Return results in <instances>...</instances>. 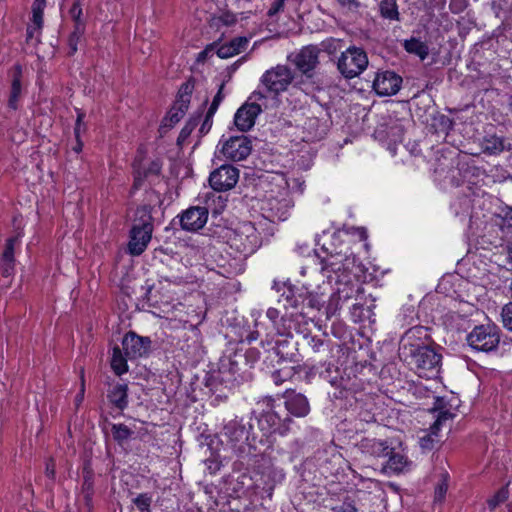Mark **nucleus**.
Returning a JSON list of instances; mask_svg holds the SVG:
<instances>
[{
    "label": "nucleus",
    "mask_w": 512,
    "mask_h": 512,
    "mask_svg": "<svg viewBox=\"0 0 512 512\" xmlns=\"http://www.w3.org/2000/svg\"><path fill=\"white\" fill-rule=\"evenodd\" d=\"M309 346L314 353L330 352L329 345L322 339L312 337L309 341Z\"/></svg>",
    "instance_id": "58836bf2"
},
{
    "label": "nucleus",
    "mask_w": 512,
    "mask_h": 512,
    "mask_svg": "<svg viewBox=\"0 0 512 512\" xmlns=\"http://www.w3.org/2000/svg\"><path fill=\"white\" fill-rule=\"evenodd\" d=\"M14 270V261H2V275L5 277H9L12 275Z\"/></svg>",
    "instance_id": "8fccbe9b"
},
{
    "label": "nucleus",
    "mask_w": 512,
    "mask_h": 512,
    "mask_svg": "<svg viewBox=\"0 0 512 512\" xmlns=\"http://www.w3.org/2000/svg\"><path fill=\"white\" fill-rule=\"evenodd\" d=\"M77 140V143L76 145L73 147V150L76 152V153H79L81 152L82 148H83V143L80 141V138L76 139Z\"/></svg>",
    "instance_id": "69168bd1"
},
{
    "label": "nucleus",
    "mask_w": 512,
    "mask_h": 512,
    "mask_svg": "<svg viewBox=\"0 0 512 512\" xmlns=\"http://www.w3.org/2000/svg\"><path fill=\"white\" fill-rule=\"evenodd\" d=\"M321 48L316 45L303 47L294 57V64L306 76L311 77L312 72L319 64Z\"/></svg>",
    "instance_id": "f8f14e48"
},
{
    "label": "nucleus",
    "mask_w": 512,
    "mask_h": 512,
    "mask_svg": "<svg viewBox=\"0 0 512 512\" xmlns=\"http://www.w3.org/2000/svg\"><path fill=\"white\" fill-rule=\"evenodd\" d=\"M223 191L211 190L205 194L204 207L207 212L211 211L212 215H220L224 210Z\"/></svg>",
    "instance_id": "4be33fe9"
},
{
    "label": "nucleus",
    "mask_w": 512,
    "mask_h": 512,
    "mask_svg": "<svg viewBox=\"0 0 512 512\" xmlns=\"http://www.w3.org/2000/svg\"><path fill=\"white\" fill-rule=\"evenodd\" d=\"M227 286L229 288H231L232 290H234L235 292L240 291V288H241V284L237 280H231L230 282L226 283V287Z\"/></svg>",
    "instance_id": "052dcab7"
},
{
    "label": "nucleus",
    "mask_w": 512,
    "mask_h": 512,
    "mask_svg": "<svg viewBox=\"0 0 512 512\" xmlns=\"http://www.w3.org/2000/svg\"><path fill=\"white\" fill-rule=\"evenodd\" d=\"M321 271L329 282H351L354 277L352 268L354 259L340 254L329 255L321 259Z\"/></svg>",
    "instance_id": "0eeeda50"
},
{
    "label": "nucleus",
    "mask_w": 512,
    "mask_h": 512,
    "mask_svg": "<svg viewBox=\"0 0 512 512\" xmlns=\"http://www.w3.org/2000/svg\"><path fill=\"white\" fill-rule=\"evenodd\" d=\"M322 304V299L314 293H306L305 295L299 294L298 297H295L291 302V306L294 308L301 306L302 314H305V308L320 310Z\"/></svg>",
    "instance_id": "6ab92c4d"
},
{
    "label": "nucleus",
    "mask_w": 512,
    "mask_h": 512,
    "mask_svg": "<svg viewBox=\"0 0 512 512\" xmlns=\"http://www.w3.org/2000/svg\"><path fill=\"white\" fill-rule=\"evenodd\" d=\"M224 168V165H221L219 168L214 170L209 177V184L211 190L223 191L224 183L222 182L221 170Z\"/></svg>",
    "instance_id": "c9c22d12"
},
{
    "label": "nucleus",
    "mask_w": 512,
    "mask_h": 512,
    "mask_svg": "<svg viewBox=\"0 0 512 512\" xmlns=\"http://www.w3.org/2000/svg\"><path fill=\"white\" fill-rule=\"evenodd\" d=\"M43 9H44V0H35L32 7V21L34 27L30 26L28 28V34L30 37L33 36L34 30H38L42 27L43 23Z\"/></svg>",
    "instance_id": "c85d7f7f"
},
{
    "label": "nucleus",
    "mask_w": 512,
    "mask_h": 512,
    "mask_svg": "<svg viewBox=\"0 0 512 512\" xmlns=\"http://www.w3.org/2000/svg\"><path fill=\"white\" fill-rule=\"evenodd\" d=\"M266 99L267 95L263 91L256 90L248 101L237 110L234 123L240 131H247L254 126L256 117L262 112L263 101Z\"/></svg>",
    "instance_id": "6e6552de"
},
{
    "label": "nucleus",
    "mask_w": 512,
    "mask_h": 512,
    "mask_svg": "<svg viewBox=\"0 0 512 512\" xmlns=\"http://www.w3.org/2000/svg\"><path fill=\"white\" fill-rule=\"evenodd\" d=\"M136 216L128 244L129 253L133 256H138L146 250L153 232L152 216L146 207L138 208Z\"/></svg>",
    "instance_id": "20e7f679"
},
{
    "label": "nucleus",
    "mask_w": 512,
    "mask_h": 512,
    "mask_svg": "<svg viewBox=\"0 0 512 512\" xmlns=\"http://www.w3.org/2000/svg\"><path fill=\"white\" fill-rule=\"evenodd\" d=\"M18 242V237H12L7 240L2 254V261H14V247Z\"/></svg>",
    "instance_id": "4c0bfd02"
},
{
    "label": "nucleus",
    "mask_w": 512,
    "mask_h": 512,
    "mask_svg": "<svg viewBox=\"0 0 512 512\" xmlns=\"http://www.w3.org/2000/svg\"><path fill=\"white\" fill-rule=\"evenodd\" d=\"M223 88H224V83H221L219 85V91L216 94V96L214 97L213 102L207 111L206 117H208L209 120L214 115V113L217 111V109L221 103V100H222L221 93H222Z\"/></svg>",
    "instance_id": "79ce46f5"
},
{
    "label": "nucleus",
    "mask_w": 512,
    "mask_h": 512,
    "mask_svg": "<svg viewBox=\"0 0 512 512\" xmlns=\"http://www.w3.org/2000/svg\"><path fill=\"white\" fill-rule=\"evenodd\" d=\"M86 129L85 125L84 124H79V123H76L75 125V129H74V133H75V137L76 139L80 138V134L82 132H84Z\"/></svg>",
    "instance_id": "680f3d73"
},
{
    "label": "nucleus",
    "mask_w": 512,
    "mask_h": 512,
    "mask_svg": "<svg viewBox=\"0 0 512 512\" xmlns=\"http://www.w3.org/2000/svg\"><path fill=\"white\" fill-rule=\"evenodd\" d=\"M253 414L261 432V435H258V443L262 445H270L269 437L273 433L284 435L289 430L290 417L285 413L281 403L271 397L259 400Z\"/></svg>",
    "instance_id": "7ed1b4c3"
},
{
    "label": "nucleus",
    "mask_w": 512,
    "mask_h": 512,
    "mask_svg": "<svg viewBox=\"0 0 512 512\" xmlns=\"http://www.w3.org/2000/svg\"><path fill=\"white\" fill-rule=\"evenodd\" d=\"M149 344V340L139 337L134 333L126 334L122 341L125 354L129 358H137L146 354Z\"/></svg>",
    "instance_id": "dca6fc26"
},
{
    "label": "nucleus",
    "mask_w": 512,
    "mask_h": 512,
    "mask_svg": "<svg viewBox=\"0 0 512 512\" xmlns=\"http://www.w3.org/2000/svg\"><path fill=\"white\" fill-rule=\"evenodd\" d=\"M403 47L408 53L418 56L421 60L429 55L428 45L416 37L404 40Z\"/></svg>",
    "instance_id": "5701e85b"
},
{
    "label": "nucleus",
    "mask_w": 512,
    "mask_h": 512,
    "mask_svg": "<svg viewBox=\"0 0 512 512\" xmlns=\"http://www.w3.org/2000/svg\"><path fill=\"white\" fill-rule=\"evenodd\" d=\"M250 379V373L247 371L238 373L234 376L226 375V388L228 387L230 390H235L239 388L242 384L250 381Z\"/></svg>",
    "instance_id": "473e14b6"
},
{
    "label": "nucleus",
    "mask_w": 512,
    "mask_h": 512,
    "mask_svg": "<svg viewBox=\"0 0 512 512\" xmlns=\"http://www.w3.org/2000/svg\"><path fill=\"white\" fill-rule=\"evenodd\" d=\"M507 268L509 270H512V246L508 247L507 250V262H506Z\"/></svg>",
    "instance_id": "e2e57ef3"
},
{
    "label": "nucleus",
    "mask_w": 512,
    "mask_h": 512,
    "mask_svg": "<svg viewBox=\"0 0 512 512\" xmlns=\"http://www.w3.org/2000/svg\"><path fill=\"white\" fill-rule=\"evenodd\" d=\"M243 371H241V368L238 366V364L234 361H230L229 363V369L228 371L226 372V375H229V376H234L238 373H242Z\"/></svg>",
    "instance_id": "5fc2aeb1"
},
{
    "label": "nucleus",
    "mask_w": 512,
    "mask_h": 512,
    "mask_svg": "<svg viewBox=\"0 0 512 512\" xmlns=\"http://www.w3.org/2000/svg\"><path fill=\"white\" fill-rule=\"evenodd\" d=\"M69 15L75 22L76 35L84 32V22L82 20V8L78 1L74 2L69 10Z\"/></svg>",
    "instance_id": "2f4dec72"
},
{
    "label": "nucleus",
    "mask_w": 512,
    "mask_h": 512,
    "mask_svg": "<svg viewBox=\"0 0 512 512\" xmlns=\"http://www.w3.org/2000/svg\"><path fill=\"white\" fill-rule=\"evenodd\" d=\"M285 413L296 417H305L310 411V406L307 398L302 394H293L285 401Z\"/></svg>",
    "instance_id": "f3484780"
},
{
    "label": "nucleus",
    "mask_w": 512,
    "mask_h": 512,
    "mask_svg": "<svg viewBox=\"0 0 512 512\" xmlns=\"http://www.w3.org/2000/svg\"><path fill=\"white\" fill-rule=\"evenodd\" d=\"M506 499L507 491L505 489H502L488 500V506L491 510H494L499 504L503 503Z\"/></svg>",
    "instance_id": "37998d69"
},
{
    "label": "nucleus",
    "mask_w": 512,
    "mask_h": 512,
    "mask_svg": "<svg viewBox=\"0 0 512 512\" xmlns=\"http://www.w3.org/2000/svg\"><path fill=\"white\" fill-rule=\"evenodd\" d=\"M131 430L124 424H114L112 426V435L118 442H123L131 436Z\"/></svg>",
    "instance_id": "f704fd0d"
},
{
    "label": "nucleus",
    "mask_w": 512,
    "mask_h": 512,
    "mask_svg": "<svg viewBox=\"0 0 512 512\" xmlns=\"http://www.w3.org/2000/svg\"><path fill=\"white\" fill-rule=\"evenodd\" d=\"M369 61L364 49L350 46L341 53L337 60V69L346 79L358 77L367 67Z\"/></svg>",
    "instance_id": "423d86ee"
},
{
    "label": "nucleus",
    "mask_w": 512,
    "mask_h": 512,
    "mask_svg": "<svg viewBox=\"0 0 512 512\" xmlns=\"http://www.w3.org/2000/svg\"><path fill=\"white\" fill-rule=\"evenodd\" d=\"M436 442H438V439H436L435 437L428 433L420 437L419 441L421 448L427 450H431Z\"/></svg>",
    "instance_id": "a18cd8bd"
},
{
    "label": "nucleus",
    "mask_w": 512,
    "mask_h": 512,
    "mask_svg": "<svg viewBox=\"0 0 512 512\" xmlns=\"http://www.w3.org/2000/svg\"><path fill=\"white\" fill-rule=\"evenodd\" d=\"M111 368L117 375H122L127 372L128 365L126 357L123 356L119 347H114L111 357Z\"/></svg>",
    "instance_id": "bb28decb"
},
{
    "label": "nucleus",
    "mask_w": 512,
    "mask_h": 512,
    "mask_svg": "<svg viewBox=\"0 0 512 512\" xmlns=\"http://www.w3.org/2000/svg\"><path fill=\"white\" fill-rule=\"evenodd\" d=\"M343 4H346V5H353L355 7H358L359 6V2L358 0H340Z\"/></svg>",
    "instance_id": "338daca9"
},
{
    "label": "nucleus",
    "mask_w": 512,
    "mask_h": 512,
    "mask_svg": "<svg viewBox=\"0 0 512 512\" xmlns=\"http://www.w3.org/2000/svg\"><path fill=\"white\" fill-rule=\"evenodd\" d=\"M82 34L83 33H79L78 35H76V28L74 29V32L71 34L69 38V46L71 53H75L77 51V43L80 40Z\"/></svg>",
    "instance_id": "3c124183"
},
{
    "label": "nucleus",
    "mask_w": 512,
    "mask_h": 512,
    "mask_svg": "<svg viewBox=\"0 0 512 512\" xmlns=\"http://www.w3.org/2000/svg\"><path fill=\"white\" fill-rule=\"evenodd\" d=\"M193 86L184 83L178 93V98L163 120V127L171 128L177 124L185 115L190 104Z\"/></svg>",
    "instance_id": "9d476101"
},
{
    "label": "nucleus",
    "mask_w": 512,
    "mask_h": 512,
    "mask_svg": "<svg viewBox=\"0 0 512 512\" xmlns=\"http://www.w3.org/2000/svg\"><path fill=\"white\" fill-rule=\"evenodd\" d=\"M16 75L13 78L12 86H11V93L8 101V105L12 109H17L18 107V100L21 93V81H20V75H21V67L16 66Z\"/></svg>",
    "instance_id": "cd10ccee"
},
{
    "label": "nucleus",
    "mask_w": 512,
    "mask_h": 512,
    "mask_svg": "<svg viewBox=\"0 0 512 512\" xmlns=\"http://www.w3.org/2000/svg\"><path fill=\"white\" fill-rule=\"evenodd\" d=\"M485 150L490 153H498L503 150V143L500 139L488 140Z\"/></svg>",
    "instance_id": "49530a36"
},
{
    "label": "nucleus",
    "mask_w": 512,
    "mask_h": 512,
    "mask_svg": "<svg viewBox=\"0 0 512 512\" xmlns=\"http://www.w3.org/2000/svg\"><path fill=\"white\" fill-rule=\"evenodd\" d=\"M208 219V212L203 207H190L180 216V225L183 230L195 232L204 227Z\"/></svg>",
    "instance_id": "4468645a"
},
{
    "label": "nucleus",
    "mask_w": 512,
    "mask_h": 512,
    "mask_svg": "<svg viewBox=\"0 0 512 512\" xmlns=\"http://www.w3.org/2000/svg\"><path fill=\"white\" fill-rule=\"evenodd\" d=\"M194 126L195 124L193 123H188L182 130H181V133H180V138L182 139H185L186 137H188L190 135V133L192 132V130L194 129Z\"/></svg>",
    "instance_id": "4d7b16f0"
},
{
    "label": "nucleus",
    "mask_w": 512,
    "mask_h": 512,
    "mask_svg": "<svg viewBox=\"0 0 512 512\" xmlns=\"http://www.w3.org/2000/svg\"><path fill=\"white\" fill-rule=\"evenodd\" d=\"M110 401L120 409L127 406V385L117 384L109 393Z\"/></svg>",
    "instance_id": "393cba45"
},
{
    "label": "nucleus",
    "mask_w": 512,
    "mask_h": 512,
    "mask_svg": "<svg viewBox=\"0 0 512 512\" xmlns=\"http://www.w3.org/2000/svg\"><path fill=\"white\" fill-rule=\"evenodd\" d=\"M210 126H211L210 120L208 119V117H205V120L200 128V131L202 133L207 132L210 129Z\"/></svg>",
    "instance_id": "0e129e2a"
},
{
    "label": "nucleus",
    "mask_w": 512,
    "mask_h": 512,
    "mask_svg": "<svg viewBox=\"0 0 512 512\" xmlns=\"http://www.w3.org/2000/svg\"><path fill=\"white\" fill-rule=\"evenodd\" d=\"M507 106L509 111L512 113V94H510L507 98Z\"/></svg>",
    "instance_id": "774afa93"
},
{
    "label": "nucleus",
    "mask_w": 512,
    "mask_h": 512,
    "mask_svg": "<svg viewBox=\"0 0 512 512\" xmlns=\"http://www.w3.org/2000/svg\"><path fill=\"white\" fill-rule=\"evenodd\" d=\"M226 245L232 250L227 252L234 263H230V273L239 274L245 269L246 258L260 246V238L251 222L232 223L226 227Z\"/></svg>",
    "instance_id": "f03ea898"
},
{
    "label": "nucleus",
    "mask_w": 512,
    "mask_h": 512,
    "mask_svg": "<svg viewBox=\"0 0 512 512\" xmlns=\"http://www.w3.org/2000/svg\"><path fill=\"white\" fill-rule=\"evenodd\" d=\"M500 334V328L493 323L477 325L467 335V343L476 351L492 352L499 346Z\"/></svg>",
    "instance_id": "39448f33"
},
{
    "label": "nucleus",
    "mask_w": 512,
    "mask_h": 512,
    "mask_svg": "<svg viewBox=\"0 0 512 512\" xmlns=\"http://www.w3.org/2000/svg\"><path fill=\"white\" fill-rule=\"evenodd\" d=\"M387 457L388 461L385 466L386 469L394 473H401L410 470L412 462L409 461L404 454L400 452H395L394 449L391 448V452Z\"/></svg>",
    "instance_id": "a211bd4d"
},
{
    "label": "nucleus",
    "mask_w": 512,
    "mask_h": 512,
    "mask_svg": "<svg viewBox=\"0 0 512 512\" xmlns=\"http://www.w3.org/2000/svg\"><path fill=\"white\" fill-rule=\"evenodd\" d=\"M340 40L328 39L321 43L322 50L332 55L339 49Z\"/></svg>",
    "instance_id": "c03bdc74"
},
{
    "label": "nucleus",
    "mask_w": 512,
    "mask_h": 512,
    "mask_svg": "<svg viewBox=\"0 0 512 512\" xmlns=\"http://www.w3.org/2000/svg\"><path fill=\"white\" fill-rule=\"evenodd\" d=\"M363 450L374 457H387L391 448L386 442L376 439H365L362 442Z\"/></svg>",
    "instance_id": "412c9836"
},
{
    "label": "nucleus",
    "mask_w": 512,
    "mask_h": 512,
    "mask_svg": "<svg viewBox=\"0 0 512 512\" xmlns=\"http://www.w3.org/2000/svg\"><path fill=\"white\" fill-rule=\"evenodd\" d=\"M501 317L504 327L512 332V302L502 308Z\"/></svg>",
    "instance_id": "ea45409f"
},
{
    "label": "nucleus",
    "mask_w": 512,
    "mask_h": 512,
    "mask_svg": "<svg viewBox=\"0 0 512 512\" xmlns=\"http://www.w3.org/2000/svg\"><path fill=\"white\" fill-rule=\"evenodd\" d=\"M251 149V141L245 135L231 136L226 140V157L234 161L245 159Z\"/></svg>",
    "instance_id": "2eb2a0df"
},
{
    "label": "nucleus",
    "mask_w": 512,
    "mask_h": 512,
    "mask_svg": "<svg viewBox=\"0 0 512 512\" xmlns=\"http://www.w3.org/2000/svg\"><path fill=\"white\" fill-rule=\"evenodd\" d=\"M245 59L246 57L243 56L228 67L229 76L231 75V73L235 72L238 69V67L245 61Z\"/></svg>",
    "instance_id": "13d9d810"
},
{
    "label": "nucleus",
    "mask_w": 512,
    "mask_h": 512,
    "mask_svg": "<svg viewBox=\"0 0 512 512\" xmlns=\"http://www.w3.org/2000/svg\"><path fill=\"white\" fill-rule=\"evenodd\" d=\"M453 417H454V414L451 413L450 411L442 410L439 412L436 420L438 421V423L443 424L447 420H451Z\"/></svg>",
    "instance_id": "603ef678"
},
{
    "label": "nucleus",
    "mask_w": 512,
    "mask_h": 512,
    "mask_svg": "<svg viewBox=\"0 0 512 512\" xmlns=\"http://www.w3.org/2000/svg\"><path fill=\"white\" fill-rule=\"evenodd\" d=\"M379 11L383 18L390 21H399L400 13L396 0H381L379 3Z\"/></svg>",
    "instance_id": "b1692460"
},
{
    "label": "nucleus",
    "mask_w": 512,
    "mask_h": 512,
    "mask_svg": "<svg viewBox=\"0 0 512 512\" xmlns=\"http://www.w3.org/2000/svg\"><path fill=\"white\" fill-rule=\"evenodd\" d=\"M442 425L443 424L438 423V421L435 420L434 423L430 426L428 434H431L433 437L438 439V432L440 431Z\"/></svg>",
    "instance_id": "6e6d98bb"
},
{
    "label": "nucleus",
    "mask_w": 512,
    "mask_h": 512,
    "mask_svg": "<svg viewBox=\"0 0 512 512\" xmlns=\"http://www.w3.org/2000/svg\"><path fill=\"white\" fill-rule=\"evenodd\" d=\"M420 330L421 328L415 327L405 333L399 349L400 357L420 377L427 379L435 378L441 369L442 356L434 348L415 341L416 333Z\"/></svg>",
    "instance_id": "f257e3e1"
},
{
    "label": "nucleus",
    "mask_w": 512,
    "mask_h": 512,
    "mask_svg": "<svg viewBox=\"0 0 512 512\" xmlns=\"http://www.w3.org/2000/svg\"><path fill=\"white\" fill-rule=\"evenodd\" d=\"M249 43V39L245 36L235 37L226 43V58L232 57L244 51Z\"/></svg>",
    "instance_id": "c756f323"
},
{
    "label": "nucleus",
    "mask_w": 512,
    "mask_h": 512,
    "mask_svg": "<svg viewBox=\"0 0 512 512\" xmlns=\"http://www.w3.org/2000/svg\"><path fill=\"white\" fill-rule=\"evenodd\" d=\"M228 430L226 434L229 435L230 440L232 442H241L247 441L249 446L256 449V444L258 443V435L252 431V426L249 424L247 427L243 423V419H234L229 422L228 426H226Z\"/></svg>",
    "instance_id": "ddd939ff"
},
{
    "label": "nucleus",
    "mask_w": 512,
    "mask_h": 512,
    "mask_svg": "<svg viewBox=\"0 0 512 512\" xmlns=\"http://www.w3.org/2000/svg\"><path fill=\"white\" fill-rule=\"evenodd\" d=\"M134 504L142 512H149L151 497L147 494H140L134 499Z\"/></svg>",
    "instance_id": "a19ab883"
},
{
    "label": "nucleus",
    "mask_w": 512,
    "mask_h": 512,
    "mask_svg": "<svg viewBox=\"0 0 512 512\" xmlns=\"http://www.w3.org/2000/svg\"><path fill=\"white\" fill-rule=\"evenodd\" d=\"M402 84V78L393 71L378 72L373 80V89L380 96L395 95Z\"/></svg>",
    "instance_id": "9b49d317"
},
{
    "label": "nucleus",
    "mask_w": 512,
    "mask_h": 512,
    "mask_svg": "<svg viewBox=\"0 0 512 512\" xmlns=\"http://www.w3.org/2000/svg\"><path fill=\"white\" fill-rule=\"evenodd\" d=\"M333 512H357L356 500L353 496L344 497L343 501L331 507Z\"/></svg>",
    "instance_id": "72a5a7b5"
},
{
    "label": "nucleus",
    "mask_w": 512,
    "mask_h": 512,
    "mask_svg": "<svg viewBox=\"0 0 512 512\" xmlns=\"http://www.w3.org/2000/svg\"><path fill=\"white\" fill-rule=\"evenodd\" d=\"M239 179V170L233 166L226 165V191L232 189Z\"/></svg>",
    "instance_id": "e433bc0d"
},
{
    "label": "nucleus",
    "mask_w": 512,
    "mask_h": 512,
    "mask_svg": "<svg viewBox=\"0 0 512 512\" xmlns=\"http://www.w3.org/2000/svg\"><path fill=\"white\" fill-rule=\"evenodd\" d=\"M290 202L287 199L271 200L268 217L271 221H285L289 217Z\"/></svg>",
    "instance_id": "aec40b11"
},
{
    "label": "nucleus",
    "mask_w": 512,
    "mask_h": 512,
    "mask_svg": "<svg viewBox=\"0 0 512 512\" xmlns=\"http://www.w3.org/2000/svg\"><path fill=\"white\" fill-rule=\"evenodd\" d=\"M266 315L272 322H275L279 317V311L276 308H269Z\"/></svg>",
    "instance_id": "bf43d9fd"
},
{
    "label": "nucleus",
    "mask_w": 512,
    "mask_h": 512,
    "mask_svg": "<svg viewBox=\"0 0 512 512\" xmlns=\"http://www.w3.org/2000/svg\"><path fill=\"white\" fill-rule=\"evenodd\" d=\"M224 47L220 43H212L208 45L203 51L198 54V61H205L208 58L217 56L219 59H224Z\"/></svg>",
    "instance_id": "7c9ffc66"
},
{
    "label": "nucleus",
    "mask_w": 512,
    "mask_h": 512,
    "mask_svg": "<svg viewBox=\"0 0 512 512\" xmlns=\"http://www.w3.org/2000/svg\"><path fill=\"white\" fill-rule=\"evenodd\" d=\"M284 6V2L281 0H274L272 6L270 7L268 14L273 16L277 14Z\"/></svg>",
    "instance_id": "864d4df0"
},
{
    "label": "nucleus",
    "mask_w": 512,
    "mask_h": 512,
    "mask_svg": "<svg viewBox=\"0 0 512 512\" xmlns=\"http://www.w3.org/2000/svg\"><path fill=\"white\" fill-rule=\"evenodd\" d=\"M338 287L334 293V297L337 299V302H346L354 296V293L357 291L353 284V278L351 282H338L336 283Z\"/></svg>",
    "instance_id": "a878e982"
},
{
    "label": "nucleus",
    "mask_w": 512,
    "mask_h": 512,
    "mask_svg": "<svg viewBox=\"0 0 512 512\" xmlns=\"http://www.w3.org/2000/svg\"><path fill=\"white\" fill-rule=\"evenodd\" d=\"M447 489H448V486L444 481L442 483L438 484V486L435 489V501L441 502L445 497Z\"/></svg>",
    "instance_id": "09e8293b"
},
{
    "label": "nucleus",
    "mask_w": 512,
    "mask_h": 512,
    "mask_svg": "<svg viewBox=\"0 0 512 512\" xmlns=\"http://www.w3.org/2000/svg\"><path fill=\"white\" fill-rule=\"evenodd\" d=\"M294 80L293 71L286 65H277L267 70L260 79L267 93L274 96L286 91Z\"/></svg>",
    "instance_id": "1a4fd4ad"
},
{
    "label": "nucleus",
    "mask_w": 512,
    "mask_h": 512,
    "mask_svg": "<svg viewBox=\"0 0 512 512\" xmlns=\"http://www.w3.org/2000/svg\"><path fill=\"white\" fill-rule=\"evenodd\" d=\"M289 376H290V372H289V371H285V370H277V371L273 372V374H272V379H273V381H274V383H275L276 385H280V384H282V383L285 381V379H286L287 377H289Z\"/></svg>",
    "instance_id": "de8ad7c7"
}]
</instances>
